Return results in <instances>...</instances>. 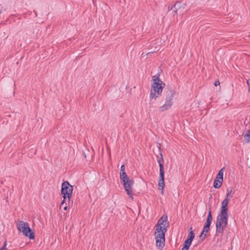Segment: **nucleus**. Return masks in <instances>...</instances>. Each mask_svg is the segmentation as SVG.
I'll return each instance as SVG.
<instances>
[{
  "label": "nucleus",
  "mask_w": 250,
  "mask_h": 250,
  "mask_svg": "<svg viewBox=\"0 0 250 250\" xmlns=\"http://www.w3.org/2000/svg\"><path fill=\"white\" fill-rule=\"evenodd\" d=\"M168 225L167 216L163 215L155 226L154 236L156 245L160 250H162L165 245V233Z\"/></svg>",
  "instance_id": "nucleus-1"
},
{
  "label": "nucleus",
  "mask_w": 250,
  "mask_h": 250,
  "mask_svg": "<svg viewBox=\"0 0 250 250\" xmlns=\"http://www.w3.org/2000/svg\"><path fill=\"white\" fill-rule=\"evenodd\" d=\"M229 199H224L221 203L220 212L219 213L216 222V234H223L228 225V209L227 208Z\"/></svg>",
  "instance_id": "nucleus-2"
},
{
  "label": "nucleus",
  "mask_w": 250,
  "mask_h": 250,
  "mask_svg": "<svg viewBox=\"0 0 250 250\" xmlns=\"http://www.w3.org/2000/svg\"><path fill=\"white\" fill-rule=\"evenodd\" d=\"M153 80L154 82L151 85L150 94V98L151 99L156 98L159 95H161L163 89L165 85V83L159 79V77L153 76Z\"/></svg>",
  "instance_id": "nucleus-3"
},
{
  "label": "nucleus",
  "mask_w": 250,
  "mask_h": 250,
  "mask_svg": "<svg viewBox=\"0 0 250 250\" xmlns=\"http://www.w3.org/2000/svg\"><path fill=\"white\" fill-rule=\"evenodd\" d=\"M18 230L21 232L25 236L29 237L30 239H34L35 234L33 230L30 228L28 224L22 221L19 222L17 225Z\"/></svg>",
  "instance_id": "nucleus-4"
},
{
  "label": "nucleus",
  "mask_w": 250,
  "mask_h": 250,
  "mask_svg": "<svg viewBox=\"0 0 250 250\" xmlns=\"http://www.w3.org/2000/svg\"><path fill=\"white\" fill-rule=\"evenodd\" d=\"M73 187L70 185L67 181L63 182L62 184L61 193L63 195V200L61 203V206L65 203V200L66 198L69 200L71 198L73 191Z\"/></svg>",
  "instance_id": "nucleus-5"
},
{
  "label": "nucleus",
  "mask_w": 250,
  "mask_h": 250,
  "mask_svg": "<svg viewBox=\"0 0 250 250\" xmlns=\"http://www.w3.org/2000/svg\"><path fill=\"white\" fill-rule=\"evenodd\" d=\"M166 102L164 104L160 107V110L162 112L169 109L172 104V100L173 98L174 91L170 87H167L166 90Z\"/></svg>",
  "instance_id": "nucleus-6"
},
{
  "label": "nucleus",
  "mask_w": 250,
  "mask_h": 250,
  "mask_svg": "<svg viewBox=\"0 0 250 250\" xmlns=\"http://www.w3.org/2000/svg\"><path fill=\"white\" fill-rule=\"evenodd\" d=\"M160 159H158V163H159V167H160V175H159V180L158 182V186L159 189L162 190V193L163 194L164 191L163 189L165 186V182H164V159L163 157V155L162 153H160Z\"/></svg>",
  "instance_id": "nucleus-7"
},
{
  "label": "nucleus",
  "mask_w": 250,
  "mask_h": 250,
  "mask_svg": "<svg viewBox=\"0 0 250 250\" xmlns=\"http://www.w3.org/2000/svg\"><path fill=\"white\" fill-rule=\"evenodd\" d=\"M123 183V186L125 190L127 192L128 196L133 199V186L134 183V181L133 180L130 179L128 178L125 181H122Z\"/></svg>",
  "instance_id": "nucleus-8"
},
{
  "label": "nucleus",
  "mask_w": 250,
  "mask_h": 250,
  "mask_svg": "<svg viewBox=\"0 0 250 250\" xmlns=\"http://www.w3.org/2000/svg\"><path fill=\"white\" fill-rule=\"evenodd\" d=\"M185 9V4L182 3L179 1H177L173 6L168 7V11L170 12L172 11L175 14H177L178 13H181L184 12Z\"/></svg>",
  "instance_id": "nucleus-9"
},
{
  "label": "nucleus",
  "mask_w": 250,
  "mask_h": 250,
  "mask_svg": "<svg viewBox=\"0 0 250 250\" xmlns=\"http://www.w3.org/2000/svg\"><path fill=\"white\" fill-rule=\"evenodd\" d=\"M120 178L121 181H125L129 178L125 172V166L124 165H122L121 167Z\"/></svg>",
  "instance_id": "nucleus-10"
},
{
  "label": "nucleus",
  "mask_w": 250,
  "mask_h": 250,
  "mask_svg": "<svg viewBox=\"0 0 250 250\" xmlns=\"http://www.w3.org/2000/svg\"><path fill=\"white\" fill-rule=\"evenodd\" d=\"M209 226L205 225L204 226L203 230L200 235V239L201 241H203L207 237V234L205 232L207 233L209 230Z\"/></svg>",
  "instance_id": "nucleus-11"
},
{
  "label": "nucleus",
  "mask_w": 250,
  "mask_h": 250,
  "mask_svg": "<svg viewBox=\"0 0 250 250\" xmlns=\"http://www.w3.org/2000/svg\"><path fill=\"white\" fill-rule=\"evenodd\" d=\"M246 143H250V129L247 131V133L244 136Z\"/></svg>",
  "instance_id": "nucleus-12"
},
{
  "label": "nucleus",
  "mask_w": 250,
  "mask_h": 250,
  "mask_svg": "<svg viewBox=\"0 0 250 250\" xmlns=\"http://www.w3.org/2000/svg\"><path fill=\"white\" fill-rule=\"evenodd\" d=\"M224 169H225L224 167H223L222 168H221L219 170L218 173L217 175V176L220 177L221 178V182H223V172H224Z\"/></svg>",
  "instance_id": "nucleus-13"
},
{
  "label": "nucleus",
  "mask_w": 250,
  "mask_h": 250,
  "mask_svg": "<svg viewBox=\"0 0 250 250\" xmlns=\"http://www.w3.org/2000/svg\"><path fill=\"white\" fill-rule=\"evenodd\" d=\"M194 236H195V234L193 232V231L191 230V231H190V232H189V233L188 234V239H189L190 240L192 241L194 238Z\"/></svg>",
  "instance_id": "nucleus-14"
},
{
  "label": "nucleus",
  "mask_w": 250,
  "mask_h": 250,
  "mask_svg": "<svg viewBox=\"0 0 250 250\" xmlns=\"http://www.w3.org/2000/svg\"><path fill=\"white\" fill-rule=\"evenodd\" d=\"M192 241L191 240H190L189 239H187L186 240V241L184 242V246L188 247L189 248V247H190L191 244V242H192Z\"/></svg>",
  "instance_id": "nucleus-15"
},
{
  "label": "nucleus",
  "mask_w": 250,
  "mask_h": 250,
  "mask_svg": "<svg viewBox=\"0 0 250 250\" xmlns=\"http://www.w3.org/2000/svg\"><path fill=\"white\" fill-rule=\"evenodd\" d=\"M222 183H219L217 181H214L213 183V187L215 188H219L222 186Z\"/></svg>",
  "instance_id": "nucleus-16"
},
{
  "label": "nucleus",
  "mask_w": 250,
  "mask_h": 250,
  "mask_svg": "<svg viewBox=\"0 0 250 250\" xmlns=\"http://www.w3.org/2000/svg\"><path fill=\"white\" fill-rule=\"evenodd\" d=\"M231 191H232V190H231V188H227V193L226 195V197L225 198V199H229L228 197L230 196Z\"/></svg>",
  "instance_id": "nucleus-17"
},
{
  "label": "nucleus",
  "mask_w": 250,
  "mask_h": 250,
  "mask_svg": "<svg viewBox=\"0 0 250 250\" xmlns=\"http://www.w3.org/2000/svg\"><path fill=\"white\" fill-rule=\"evenodd\" d=\"M212 215H211V211H209L208 212V216H207V220L212 221Z\"/></svg>",
  "instance_id": "nucleus-18"
},
{
  "label": "nucleus",
  "mask_w": 250,
  "mask_h": 250,
  "mask_svg": "<svg viewBox=\"0 0 250 250\" xmlns=\"http://www.w3.org/2000/svg\"><path fill=\"white\" fill-rule=\"evenodd\" d=\"M6 247V241H5L3 244V246L0 249V250H7Z\"/></svg>",
  "instance_id": "nucleus-19"
},
{
  "label": "nucleus",
  "mask_w": 250,
  "mask_h": 250,
  "mask_svg": "<svg viewBox=\"0 0 250 250\" xmlns=\"http://www.w3.org/2000/svg\"><path fill=\"white\" fill-rule=\"evenodd\" d=\"M159 50V47L155 46V49L153 51H151L150 52L147 53L146 54L147 55V54H150L151 53L155 52L158 51Z\"/></svg>",
  "instance_id": "nucleus-20"
},
{
  "label": "nucleus",
  "mask_w": 250,
  "mask_h": 250,
  "mask_svg": "<svg viewBox=\"0 0 250 250\" xmlns=\"http://www.w3.org/2000/svg\"><path fill=\"white\" fill-rule=\"evenodd\" d=\"M247 83L248 87V91H249V92L250 93V79H249L247 80Z\"/></svg>",
  "instance_id": "nucleus-21"
},
{
  "label": "nucleus",
  "mask_w": 250,
  "mask_h": 250,
  "mask_svg": "<svg viewBox=\"0 0 250 250\" xmlns=\"http://www.w3.org/2000/svg\"><path fill=\"white\" fill-rule=\"evenodd\" d=\"M214 181H217V182H218L219 183H222L223 182H221V178L220 177H218V176H216L215 179Z\"/></svg>",
  "instance_id": "nucleus-22"
},
{
  "label": "nucleus",
  "mask_w": 250,
  "mask_h": 250,
  "mask_svg": "<svg viewBox=\"0 0 250 250\" xmlns=\"http://www.w3.org/2000/svg\"><path fill=\"white\" fill-rule=\"evenodd\" d=\"M211 223V221H208V220H206L205 225L210 227Z\"/></svg>",
  "instance_id": "nucleus-23"
},
{
  "label": "nucleus",
  "mask_w": 250,
  "mask_h": 250,
  "mask_svg": "<svg viewBox=\"0 0 250 250\" xmlns=\"http://www.w3.org/2000/svg\"><path fill=\"white\" fill-rule=\"evenodd\" d=\"M214 85H215V86H216L219 85L220 84V82H219V81L218 80L216 81L215 82V83H214Z\"/></svg>",
  "instance_id": "nucleus-24"
},
{
  "label": "nucleus",
  "mask_w": 250,
  "mask_h": 250,
  "mask_svg": "<svg viewBox=\"0 0 250 250\" xmlns=\"http://www.w3.org/2000/svg\"><path fill=\"white\" fill-rule=\"evenodd\" d=\"M64 203L63 204L62 206L61 205V207H63L64 210H66L67 209V206H66V204H65V205H64Z\"/></svg>",
  "instance_id": "nucleus-25"
},
{
  "label": "nucleus",
  "mask_w": 250,
  "mask_h": 250,
  "mask_svg": "<svg viewBox=\"0 0 250 250\" xmlns=\"http://www.w3.org/2000/svg\"><path fill=\"white\" fill-rule=\"evenodd\" d=\"M188 248L185 246H183V248L182 249V250H188Z\"/></svg>",
  "instance_id": "nucleus-26"
},
{
  "label": "nucleus",
  "mask_w": 250,
  "mask_h": 250,
  "mask_svg": "<svg viewBox=\"0 0 250 250\" xmlns=\"http://www.w3.org/2000/svg\"><path fill=\"white\" fill-rule=\"evenodd\" d=\"M192 227H191V228H190V231L192 230Z\"/></svg>",
  "instance_id": "nucleus-27"
}]
</instances>
